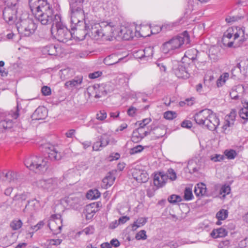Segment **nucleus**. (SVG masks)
I'll list each match as a JSON object with an SVG mask.
<instances>
[{
    "instance_id": "obj_3",
    "label": "nucleus",
    "mask_w": 248,
    "mask_h": 248,
    "mask_svg": "<svg viewBox=\"0 0 248 248\" xmlns=\"http://www.w3.org/2000/svg\"><path fill=\"white\" fill-rule=\"evenodd\" d=\"M29 4L36 18L44 25L55 24V17L60 16L54 15L53 10L46 0H29Z\"/></svg>"
},
{
    "instance_id": "obj_50",
    "label": "nucleus",
    "mask_w": 248,
    "mask_h": 248,
    "mask_svg": "<svg viewBox=\"0 0 248 248\" xmlns=\"http://www.w3.org/2000/svg\"><path fill=\"white\" fill-rule=\"evenodd\" d=\"M134 57L137 59H144V55L143 53V49H140L134 52Z\"/></svg>"
},
{
    "instance_id": "obj_39",
    "label": "nucleus",
    "mask_w": 248,
    "mask_h": 248,
    "mask_svg": "<svg viewBox=\"0 0 248 248\" xmlns=\"http://www.w3.org/2000/svg\"><path fill=\"white\" fill-rule=\"evenodd\" d=\"M193 197L191 189L189 187H186L184 191V199L186 201H189L192 200Z\"/></svg>"
},
{
    "instance_id": "obj_18",
    "label": "nucleus",
    "mask_w": 248,
    "mask_h": 248,
    "mask_svg": "<svg viewBox=\"0 0 248 248\" xmlns=\"http://www.w3.org/2000/svg\"><path fill=\"white\" fill-rule=\"evenodd\" d=\"M17 174L13 171L4 170L0 172V179L3 181L12 182L16 179Z\"/></svg>"
},
{
    "instance_id": "obj_25",
    "label": "nucleus",
    "mask_w": 248,
    "mask_h": 248,
    "mask_svg": "<svg viewBox=\"0 0 248 248\" xmlns=\"http://www.w3.org/2000/svg\"><path fill=\"white\" fill-rule=\"evenodd\" d=\"M206 191V186L202 184H198L194 187V193L197 196H202L205 195Z\"/></svg>"
},
{
    "instance_id": "obj_8",
    "label": "nucleus",
    "mask_w": 248,
    "mask_h": 248,
    "mask_svg": "<svg viewBox=\"0 0 248 248\" xmlns=\"http://www.w3.org/2000/svg\"><path fill=\"white\" fill-rule=\"evenodd\" d=\"M212 112L211 109L207 108L200 110L193 116L195 122L199 125L204 126Z\"/></svg>"
},
{
    "instance_id": "obj_49",
    "label": "nucleus",
    "mask_w": 248,
    "mask_h": 248,
    "mask_svg": "<svg viewBox=\"0 0 248 248\" xmlns=\"http://www.w3.org/2000/svg\"><path fill=\"white\" fill-rule=\"evenodd\" d=\"M107 117V113L104 110H100L98 113L96 114V118L100 121H103L105 120Z\"/></svg>"
},
{
    "instance_id": "obj_58",
    "label": "nucleus",
    "mask_w": 248,
    "mask_h": 248,
    "mask_svg": "<svg viewBox=\"0 0 248 248\" xmlns=\"http://www.w3.org/2000/svg\"><path fill=\"white\" fill-rule=\"evenodd\" d=\"M155 64L157 65V66L159 68L161 71L165 72L166 71V67L165 65L163 62H162L161 61H157L156 62Z\"/></svg>"
},
{
    "instance_id": "obj_46",
    "label": "nucleus",
    "mask_w": 248,
    "mask_h": 248,
    "mask_svg": "<svg viewBox=\"0 0 248 248\" xmlns=\"http://www.w3.org/2000/svg\"><path fill=\"white\" fill-rule=\"evenodd\" d=\"M225 155L229 159H234L237 155V153L235 151L233 150H230L229 151H226Z\"/></svg>"
},
{
    "instance_id": "obj_22",
    "label": "nucleus",
    "mask_w": 248,
    "mask_h": 248,
    "mask_svg": "<svg viewBox=\"0 0 248 248\" xmlns=\"http://www.w3.org/2000/svg\"><path fill=\"white\" fill-rule=\"evenodd\" d=\"M58 47L56 45L51 44L44 46L42 49L43 52L49 55H57Z\"/></svg>"
},
{
    "instance_id": "obj_33",
    "label": "nucleus",
    "mask_w": 248,
    "mask_h": 248,
    "mask_svg": "<svg viewBox=\"0 0 248 248\" xmlns=\"http://www.w3.org/2000/svg\"><path fill=\"white\" fill-rule=\"evenodd\" d=\"M140 132L138 129L134 130L132 137V140L133 142H138L144 138V136L140 133Z\"/></svg>"
},
{
    "instance_id": "obj_31",
    "label": "nucleus",
    "mask_w": 248,
    "mask_h": 248,
    "mask_svg": "<svg viewBox=\"0 0 248 248\" xmlns=\"http://www.w3.org/2000/svg\"><path fill=\"white\" fill-rule=\"evenodd\" d=\"M27 223H28V224H30L29 220H28ZM29 225H30V227L31 229L34 231H33L32 232H29L28 233V234L31 235V237H32L34 232H36L37 231H38V230L40 229L41 228H42L44 226V222L43 221H40L35 225H32L31 224V225L29 224L27 226H29Z\"/></svg>"
},
{
    "instance_id": "obj_21",
    "label": "nucleus",
    "mask_w": 248,
    "mask_h": 248,
    "mask_svg": "<svg viewBox=\"0 0 248 248\" xmlns=\"http://www.w3.org/2000/svg\"><path fill=\"white\" fill-rule=\"evenodd\" d=\"M98 140L94 143V151L101 150V148L106 146L109 143L108 140L105 136L98 137Z\"/></svg>"
},
{
    "instance_id": "obj_2",
    "label": "nucleus",
    "mask_w": 248,
    "mask_h": 248,
    "mask_svg": "<svg viewBox=\"0 0 248 248\" xmlns=\"http://www.w3.org/2000/svg\"><path fill=\"white\" fill-rule=\"evenodd\" d=\"M44 147L47 150V155L44 158L33 155L26 159L24 162L27 168L36 172L46 171L51 162L60 160L62 157L61 153L53 145L45 144Z\"/></svg>"
},
{
    "instance_id": "obj_59",
    "label": "nucleus",
    "mask_w": 248,
    "mask_h": 248,
    "mask_svg": "<svg viewBox=\"0 0 248 248\" xmlns=\"http://www.w3.org/2000/svg\"><path fill=\"white\" fill-rule=\"evenodd\" d=\"M133 37V34L132 31L130 30H127L126 32L124 34V38L125 40H129L130 39H132Z\"/></svg>"
},
{
    "instance_id": "obj_7",
    "label": "nucleus",
    "mask_w": 248,
    "mask_h": 248,
    "mask_svg": "<svg viewBox=\"0 0 248 248\" xmlns=\"http://www.w3.org/2000/svg\"><path fill=\"white\" fill-rule=\"evenodd\" d=\"M94 43H101V39L105 36L108 35L109 31L112 30V27L105 22L94 23Z\"/></svg>"
},
{
    "instance_id": "obj_52",
    "label": "nucleus",
    "mask_w": 248,
    "mask_h": 248,
    "mask_svg": "<svg viewBox=\"0 0 248 248\" xmlns=\"http://www.w3.org/2000/svg\"><path fill=\"white\" fill-rule=\"evenodd\" d=\"M143 150V147L141 145H137L133 147L130 150L131 154H135L141 152Z\"/></svg>"
},
{
    "instance_id": "obj_6",
    "label": "nucleus",
    "mask_w": 248,
    "mask_h": 248,
    "mask_svg": "<svg viewBox=\"0 0 248 248\" xmlns=\"http://www.w3.org/2000/svg\"><path fill=\"white\" fill-rule=\"evenodd\" d=\"M16 25L18 33L24 36H30L36 29L35 24L30 18L21 20Z\"/></svg>"
},
{
    "instance_id": "obj_13",
    "label": "nucleus",
    "mask_w": 248,
    "mask_h": 248,
    "mask_svg": "<svg viewBox=\"0 0 248 248\" xmlns=\"http://www.w3.org/2000/svg\"><path fill=\"white\" fill-rule=\"evenodd\" d=\"M132 175L137 182L140 183H146L149 179L148 174L143 170L133 169L132 171Z\"/></svg>"
},
{
    "instance_id": "obj_9",
    "label": "nucleus",
    "mask_w": 248,
    "mask_h": 248,
    "mask_svg": "<svg viewBox=\"0 0 248 248\" xmlns=\"http://www.w3.org/2000/svg\"><path fill=\"white\" fill-rule=\"evenodd\" d=\"M16 7H5L3 10V18L9 24H12L17 18Z\"/></svg>"
},
{
    "instance_id": "obj_48",
    "label": "nucleus",
    "mask_w": 248,
    "mask_h": 248,
    "mask_svg": "<svg viewBox=\"0 0 248 248\" xmlns=\"http://www.w3.org/2000/svg\"><path fill=\"white\" fill-rule=\"evenodd\" d=\"M137 240H145L147 238V235L146 234V231L144 230H141L136 235L135 237Z\"/></svg>"
},
{
    "instance_id": "obj_16",
    "label": "nucleus",
    "mask_w": 248,
    "mask_h": 248,
    "mask_svg": "<svg viewBox=\"0 0 248 248\" xmlns=\"http://www.w3.org/2000/svg\"><path fill=\"white\" fill-rule=\"evenodd\" d=\"M167 176L164 172L155 173L154 176V184L157 187H162L166 183Z\"/></svg>"
},
{
    "instance_id": "obj_38",
    "label": "nucleus",
    "mask_w": 248,
    "mask_h": 248,
    "mask_svg": "<svg viewBox=\"0 0 248 248\" xmlns=\"http://www.w3.org/2000/svg\"><path fill=\"white\" fill-rule=\"evenodd\" d=\"M23 223L21 220H15L12 221L10 223V227L14 230H17L20 229Z\"/></svg>"
},
{
    "instance_id": "obj_4",
    "label": "nucleus",
    "mask_w": 248,
    "mask_h": 248,
    "mask_svg": "<svg viewBox=\"0 0 248 248\" xmlns=\"http://www.w3.org/2000/svg\"><path fill=\"white\" fill-rule=\"evenodd\" d=\"M189 43L190 37L188 32L186 31L164 43L161 48L162 51L165 54L171 55L174 49L181 47L183 45L189 44Z\"/></svg>"
},
{
    "instance_id": "obj_12",
    "label": "nucleus",
    "mask_w": 248,
    "mask_h": 248,
    "mask_svg": "<svg viewBox=\"0 0 248 248\" xmlns=\"http://www.w3.org/2000/svg\"><path fill=\"white\" fill-rule=\"evenodd\" d=\"M28 193L24 192L23 193H17L16 194L13 198L12 201L10 203L7 201L6 203L7 205L10 206L12 204H15V206L21 207L23 205L24 203L28 198Z\"/></svg>"
},
{
    "instance_id": "obj_30",
    "label": "nucleus",
    "mask_w": 248,
    "mask_h": 248,
    "mask_svg": "<svg viewBox=\"0 0 248 248\" xmlns=\"http://www.w3.org/2000/svg\"><path fill=\"white\" fill-rule=\"evenodd\" d=\"M55 220H50L47 225L50 230L55 234L60 233L62 228V225L57 226Z\"/></svg>"
},
{
    "instance_id": "obj_41",
    "label": "nucleus",
    "mask_w": 248,
    "mask_h": 248,
    "mask_svg": "<svg viewBox=\"0 0 248 248\" xmlns=\"http://www.w3.org/2000/svg\"><path fill=\"white\" fill-rule=\"evenodd\" d=\"M244 16H227L226 18V21L228 23H232L235 21H238L242 18H243Z\"/></svg>"
},
{
    "instance_id": "obj_24",
    "label": "nucleus",
    "mask_w": 248,
    "mask_h": 248,
    "mask_svg": "<svg viewBox=\"0 0 248 248\" xmlns=\"http://www.w3.org/2000/svg\"><path fill=\"white\" fill-rule=\"evenodd\" d=\"M151 130L153 131L155 139H159L163 137L166 134V129L165 127L151 128Z\"/></svg>"
},
{
    "instance_id": "obj_17",
    "label": "nucleus",
    "mask_w": 248,
    "mask_h": 248,
    "mask_svg": "<svg viewBox=\"0 0 248 248\" xmlns=\"http://www.w3.org/2000/svg\"><path fill=\"white\" fill-rule=\"evenodd\" d=\"M107 87V85L105 84L94 83V90L95 91L94 97L100 98L102 96L106 95L108 93Z\"/></svg>"
},
{
    "instance_id": "obj_55",
    "label": "nucleus",
    "mask_w": 248,
    "mask_h": 248,
    "mask_svg": "<svg viewBox=\"0 0 248 248\" xmlns=\"http://www.w3.org/2000/svg\"><path fill=\"white\" fill-rule=\"evenodd\" d=\"M240 116L243 119L248 120V110L245 109H241L240 111Z\"/></svg>"
},
{
    "instance_id": "obj_42",
    "label": "nucleus",
    "mask_w": 248,
    "mask_h": 248,
    "mask_svg": "<svg viewBox=\"0 0 248 248\" xmlns=\"http://www.w3.org/2000/svg\"><path fill=\"white\" fill-rule=\"evenodd\" d=\"M168 200L170 203H175L181 202L182 199L180 196L173 194L168 197Z\"/></svg>"
},
{
    "instance_id": "obj_1",
    "label": "nucleus",
    "mask_w": 248,
    "mask_h": 248,
    "mask_svg": "<svg viewBox=\"0 0 248 248\" xmlns=\"http://www.w3.org/2000/svg\"><path fill=\"white\" fill-rule=\"evenodd\" d=\"M88 0H69L70 12L71 16V30L72 31H77V34H79L82 31L81 27L84 25L83 30V34L77 37L79 40H82L87 36L91 37L93 35V22L86 17L83 9L82 4Z\"/></svg>"
},
{
    "instance_id": "obj_64",
    "label": "nucleus",
    "mask_w": 248,
    "mask_h": 248,
    "mask_svg": "<svg viewBox=\"0 0 248 248\" xmlns=\"http://www.w3.org/2000/svg\"><path fill=\"white\" fill-rule=\"evenodd\" d=\"M111 246L117 248L120 245V243L117 239H112L110 242Z\"/></svg>"
},
{
    "instance_id": "obj_14",
    "label": "nucleus",
    "mask_w": 248,
    "mask_h": 248,
    "mask_svg": "<svg viewBox=\"0 0 248 248\" xmlns=\"http://www.w3.org/2000/svg\"><path fill=\"white\" fill-rule=\"evenodd\" d=\"M174 73L178 78H188L189 77L186 64L183 62L178 64L177 67L174 69Z\"/></svg>"
},
{
    "instance_id": "obj_47",
    "label": "nucleus",
    "mask_w": 248,
    "mask_h": 248,
    "mask_svg": "<svg viewBox=\"0 0 248 248\" xmlns=\"http://www.w3.org/2000/svg\"><path fill=\"white\" fill-rule=\"evenodd\" d=\"M6 7H16L18 0H3Z\"/></svg>"
},
{
    "instance_id": "obj_45",
    "label": "nucleus",
    "mask_w": 248,
    "mask_h": 248,
    "mask_svg": "<svg viewBox=\"0 0 248 248\" xmlns=\"http://www.w3.org/2000/svg\"><path fill=\"white\" fill-rule=\"evenodd\" d=\"M231 191V187L229 186L226 185H223L220 189V194H223V196L224 197L226 195L229 194Z\"/></svg>"
},
{
    "instance_id": "obj_63",
    "label": "nucleus",
    "mask_w": 248,
    "mask_h": 248,
    "mask_svg": "<svg viewBox=\"0 0 248 248\" xmlns=\"http://www.w3.org/2000/svg\"><path fill=\"white\" fill-rule=\"evenodd\" d=\"M86 234H92L93 233V227L90 226L89 227H86L83 230Z\"/></svg>"
},
{
    "instance_id": "obj_19",
    "label": "nucleus",
    "mask_w": 248,
    "mask_h": 248,
    "mask_svg": "<svg viewBox=\"0 0 248 248\" xmlns=\"http://www.w3.org/2000/svg\"><path fill=\"white\" fill-rule=\"evenodd\" d=\"M47 116V110L44 107L37 108L31 115L33 120H43Z\"/></svg>"
},
{
    "instance_id": "obj_35",
    "label": "nucleus",
    "mask_w": 248,
    "mask_h": 248,
    "mask_svg": "<svg viewBox=\"0 0 248 248\" xmlns=\"http://www.w3.org/2000/svg\"><path fill=\"white\" fill-rule=\"evenodd\" d=\"M143 50L145 60L147 61L152 57L153 55V47L151 46L145 47Z\"/></svg>"
},
{
    "instance_id": "obj_44",
    "label": "nucleus",
    "mask_w": 248,
    "mask_h": 248,
    "mask_svg": "<svg viewBox=\"0 0 248 248\" xmlns=\"http://www.w3.org/2000/svg\"><path fill=\"white\" fill-rule=\"evenodd\" d=\"M167 179L169 178L171 180H175L176 179V174L172 169H169L166 174Z\"/></svg>"
},
{
    "instance_id": "obj_60",
    "label": "nucleus",
    "mask_w": 248,
    "mask_h": 248,
    "mask_svg": "<svg viewBox=\"0 0 248 248\" xmlns=\"http://www.w3.org/2000/svg\"><path fill=\"white\" fill-rule=\"evenodd\" d=\"M223 157L222 155L217 154L215 155V156H213L211 158V160L214 162L220 161L223 160Z\"/></svg>"
},
{
    "instance_id": "obj_37",
    "label": "nucleus",
    "mask_w": 248,
    "mask_h": 248,
    "mask_svg": "<svg viewBox=\"0 0 248 248\" xmlns=\"http://www.w3.org/2000/svg\"><path fill=\"white\" fill-rule=\"evenodd\" d=\"M240 67H241L240 64L237 63L235 66H234L233 68H232V69L231 70V73H232V75L233 77H236L239 74H240V73L243 74L242 69L240 68Z\"/></svg>"
},
{
    "instance_id": "obj_32",
    "label": "nucleus",
    "mask_w": 248,
    "mask_h": 248,
    "mask_svg": "<svg viewBox=\"0 0 248 248\" xmlns=\"http://www.w3.org/2000/svg\"><path fill=\"white\" fill-rule=\"evenodd\" d=\"M147 222V218L140 217L136 221H135L132 225V230L134 231L136 229L144 225Z\"/></svg>"
},
{
    "instance_id": "obj_36",
    "label": "nucleus",
    "mask_w": 248,
    "mask_h": 248,
    "mask_svg": "<svg viewBox=\"0 0 248 248\" xmlns=\"http://www.w3.org/2000/svg\"><path fill=\"white\" fill-rule=\"evenodd\" d=\"M228 216V212L227 210L221 209L216 214V217L218 220H224Z\"/></svg>"
},
{
    "instance_id": "obj_40",
    "label": "nucleus",
    "mask_w": 248,
    "mask_h": 248,
    "mask_svg": "<svg viewBox=\"0 0 248 248\" xmlns=\"http://www.w3.org/2000/svg\"><path fill=\"white\" fill-rule=\"evenodd\" d=\"M177 117V113L173 111H167L164 113V118L167 120H171Z\"/></svg>"
},
{
    "instance_id": "obj_5",
    "label": "nucleus",
    "mask_w": 248,
    "mask_h": 248,
    "mask_svg": "<svg viewBox=\"0 0 248 248\" xmlns=\"http://www.w3.org/2000/svg\"><path fill=\"white\" fill-rule=\"evenodd\" d=\"M55 24L51 26V32L52 34L56 32L54 37L61 42L66 43L73 37L74 32L70 31L61 21V16L55 17Z\"/></svg>"
},
{
    "instance_id": "obj_43",
    "label": "nucleus",
    "mask_w": 248,
    "mask_h": 248,
    "mask_svg": "<svg viewBox=\"0 0 248 248\" xmlns=\"http://www.w3.org/2000/svg\"><path fill=\"white\" fill-rule=\"evenodd\" d=\"M237 63L240 64L241 67L240 68L242 69L243 74H245L247 73V70L248 66V60L244 59Z\"/></svg>"
},
{
    "instance_id": "obj_28",
    "label": "nucleus",
    "mask_w": 248,
    "mask_h": 248,
    "mask_svg": "<svg viewBox=\"0 0 248 248\" xmlns=\"http://www.w3.org/2000/svg\"><path fill=\"white\" fill-rule=\"evenodd\" d=\"M187 167L190 173L197 172L201 169L200 165L198 164L197 162L194 160L189 161Z\"/></svg>"
},
{
    "instance_id": "obj_61",
    "label": "nucleus",
    "mask_w": 248,
    "mask_h": 248,
    "mask_svg": "<svg viewBox=\"0 0 248 248\" xmlns=\"http://www.w3.org/2000/svg\"><path fill=\"white\" fill-rule=\"evenodd\" d=\"M163 28L164 26H162V27L158 26H155L151 30V32L152 34L158 33L163 29Z\"/></svg>"
},
{
    "instance_id": "obj_26",
    "label": "nucleus",
    "mask_w": 248,
    "mask_h": 248,
    "mask_svg": "<svg viewBox=\"0 0 248 248\" xmlns=\"http://www.w3.org/2000/svg\"><path fill=\"white\" fill-rule=\"evenodd\" d=\"M82 81V77H77L71 80L65 82V86L67 88L77 87L80 85Z\"/></svg>"
},
{
    "instance_id": "obj_51",
    "label": "nucleus",
    "mask_w": 248,
    "mask_h": 248,
    "mask_svg": "<svg viewBox=\"0 0 248 248\" xmlns=\"http://www.w3.org/2000/svg\"><path fill=\"white\" fill-rule=\"evenodd\" d=\"M19 105L17 103L16 110L14 111L11 110L10 115H11L12 118H14L15 119H16L19 115Z\"/></svg>"
},
{
    "instance_id": "obj_10",
    "label": "nucleus",
    "mask_w": 248,
    "mask_h": 248,
    "mask_svg": "<svg viewBox=\"0 0 248 248\" xmlns=\"http://www.w3.org/2000/svg\"><path fill=\"white\" fill-rule=\"evenodd\" d=\"M83 198L81 196L71 195L66 200L68 204L75 210H78L83 205Z\"/></svg>"
},
{
    "instance_id": "obj_54",
    "label": "nucleus",
    "mask_w": 248,
    "mask_h": 248,
    "mask_svg": "<svg viewBox=\"0 0 248 248\" xmlns=\"http://www.w3.org/2000/svg\"><path fill=\"white\" fill-rule=\"evenodd\" d=\"M236 116V112L235 110H232L230 113L225 116V118L229 119L230 121L234 122Z\"/></svg>"
},
{
    "instance_id": "obj_62",
    "label": "nucleus",
    "mask_w": 248,
    "mask_h": 248,
    "mask_svg": "<svg viewBox=\"0 0 248 248\" xmlns=\"http://www.w3.org/2000/svg\"><path fill=\"white\" fill-rule=\"evenodd\" d=\"M136 111L137 109L135 108L131 107L127 110V114L130 116H133Z\"/></svg>"
},
{
    "instance_id": "obj_29",
    "label": "nucleus",
    "mask_w": 248,
    "mask_h": 248,
    "mask_svg": "<svg viewBox=\"0 0 248 248\" xmlns=\"http://www.w3.org/2000/svg\"><path fill=\"white\" fill-rule=\"evenodd\" d=\"M13 125V122L12 120L6 118L0 121V129L7 130L11 129Z\"/></svg>"
},
{
    "instance_id": "obj_56",
    "label": "nucleus",
    "mask_w": 248,
    "mask_h": 248,
    "mask_svg": "<svg viewBox=\"0 0 248 248\" xmlns=\"http://www.w3.org/2000/svg\"><path fill=\"white\" fill-rule=\"evenodd\" d=\"M48 245L50 246H57L60 245L62 242V240L61 239H50L49 241Z\"/></svg>"
},
{
    "instance_id": "obj_34",
    "label": "nucleus",
    "mask_w": 248,
    "mask_h": 248,
    "mask_svg": "<svg viewBox=\"0 0 248 248\" xmlns=\"http://www.w3.org/2000/svg\"><path fill=\"white\" fill-rule=\"evenodd\" d=\"M234 124V122L230 121L229 119L225 118V122L222 126V129L223 132L225 134H227L230 131L229 127H232Z\"/></svg>"
},
{
    "instance_id": "obj_53",
    "label": "nucleus",
    "mask_w": 248,
    "mask_h": 248,
    "mask_svg": "<svg viewBox=\"0 0 248 248\" xmlns=\"http://www.w3.org/2000/svg\"><path fill=\"white\" fill-rule=\"evenodd\" d=\"M41 92L42 94L45 96L49 95L51 93L50 88L46 86H44L42 88Z\"/></svg>"
},
{
    "instance_id": "obj_27",
    "label": "nucleus",
    "mask_w": 248,
    "mask_h": 248,
    "mask_svg": "<svg viewBox=\"0 0 248 248\" xmlns=\"http://www.w3.org/2000/svg\"><path fill=\"white\" fill-rule=\"evenodd\" d=\"M86 220H91L93 217V203L87 205L83 211Z\"/></svg>"
},
{
    "instance_id": "obj_11",
    "label": "nucleus",
    "mask_w": 248,
    "mask_h": 248,
    "mask_svg": "<svg viewBox=\"0 0 248 248\" xmlns=\"http://www.w3.org/2000/svg\"><path fill=\"white\" fill-rule=\"evenodd\" d=\"M219 124V120L216 114L213 111L206 120L204 124L205 127L211 131H214L217 129Z\"/></svg>"
},
{
    "instance_id": "obj_23",
    "label": "nucleus",
    "mask_w": 248,
    "mask_h": 248,
    "mask_svg": "<svg viewBox=\"0 0 248 248\" xmlns=\"http://www.w3.org/2000/svg\"><path fill=\"white\" fill-rule=\"evenodd\" d=\"M228 234V232L223 228H219L217 229H214L210 233V235L214 238L223 237Z\"/></svg>"
},
{
    "instance_id": "obj_57",
    "label": "nucleus",
    "mask_w": 248,
    "mask_h": 248,
    "mask_svg": "<svg viewBox=\"0 0 248 248\" xmlns=\"http://www.w3.org/2000/svg\"><path fill=\"white\" fill-rule=\"evenodd\" d=\"M181 126L184 128H190L192 126V124L190 121L185 120L181 123Z\"/></svg>"
},
{
    "instance_id": "obj_15",
    "label": "nucleus",
    "mask_w": 248,
    "mask_h": 248,
    "mask_svg": "<svg viewBox=\"0 0 248 248\" xmlns=\"http://www.w3.org/2000/svg\"><path fill=\"white\" fill-rule=\"evenodd\" d=\"M42 183V186L44 188L48 190L52 191L59 187L61 182L60 180L57 178H52L43 181Z\"/></svg>"
},
{
    "instance_id": "obj_20",
    "label": "nucleus",
    "mask_w": 248,
    "mask_h": 248,
    "mask_svg": "<svg viewBox=\"0 0 248 248\" xmlns=\"http://www.w3.org/2000/svg\"><path fill=\"white\" fill-rule=\"evenodd\" d=\"M115 180L114 174L112 172H109L102 180V186L107 189L111 186Z\"/></svg>"
}]
</instances>
